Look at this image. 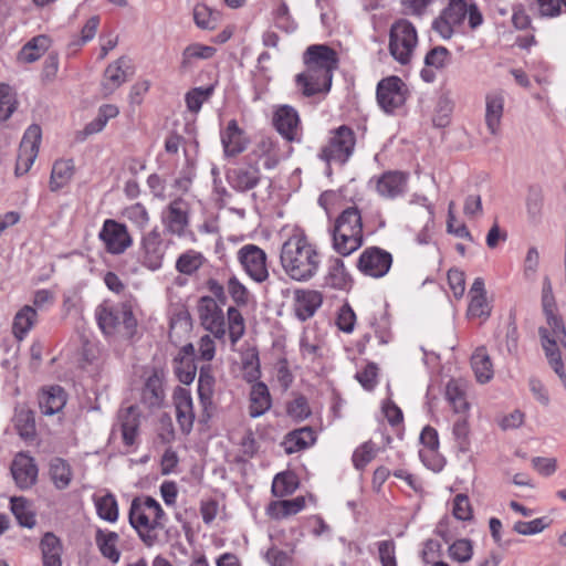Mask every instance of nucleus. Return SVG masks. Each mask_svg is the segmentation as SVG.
<instances>
[{
    "label": "nucleus",
    "instance_id": "nucleus-26",
    "mask_svg": "<svg viewBox=\"0 0 566 566\" xmlns=\"http://www.w3.org/2000/svg\"><path fill=\"white\" fill-rule=\"evenodd\" d=\"M298 114L289 106H280L273 116V125L276 130L287 140H294L298 127Z\"/></svg>",
    "mask_w": 566,
    "mask_h": 566
},
{
    "label": "nucleus",
    "instance_id": "nucleus-20",
    "mask_svg": "<svg viewBox=\"0 0 566 566\" xmlns=\"http://www.w3.org/2000/svg\"><path fill=\"white\" fill-rule=\"evenodd\" d=\"M229 185L239 192H247L254 189L260 180L261 174L258 165L249 163L247 165L229 169L227 172Z\"/></svg>",
    "mask_w": 566,
    "mask_h": 566
},
{
    "label": "nucleus",
    "instance_id": "nucleus-61",
    "mask_svg": "<svg viewBox=\"0 0 566 566\" xmlns=\"http://www.w3.org/2000/svg\"><path fill=\"white\" fill-rule=\"evenodd\" d=\"M450 557L459 563L469 562L473 549L469 539H458L449 547Z\"/></svg>",
    "mask_w": 566,
    "mask_h": 566
},
{
    "label": "nucleus",
    "instance_id": "nucleus-55",
    "mask_svg": "<svg viewBox=\"0 0 566 566\" xmlns=\"http://www.w3.org/2000/svg\"><path fill=\"white\" fill-rule=\"evenodd\" d=\"M213 87H196L186 94V104L190 112L198 113L202 104L209 99Z\"/></svg>",
    "mask_w": 566,
    "mask_h": 566
},
{
    "label": "nucleus",
    "instance_id": "nucleus-32",
    "mask_svg": "<svg viewBox=\"0 0 566 566\" xmlns=\"http://www.w3.org/2000/svg\"><path fill=\"white\" fill-rule=\"evenodd\" d=\"M119 535L116 532L98 528L95 533V543L102 556L111 563L116 564L120 557V551L117 547Z\"/></svg>",
    "mask_w": 566,
    "mask_h": 566
},
{
    "label": "nucleus",
    "instance_id": "nucleus-27",
    "mask_svg": "<svg viewBox=\"0 0 566 566\" xmlns=\"http://www.w3.org/2000/svg\"><path fill=\"white\" fill-rule=\"evenodd\" d=\"M248 158L250 159V163L255 165L258 160L264 159L263 166L266 169H273L280 160L277 147L269 137L261 138Z\"/></svg>",
    "mask_w": 566,
    "mask_h": 566
},
{
    "label": "nucleus",
    "instance_id": "nucleus-43",
    "mask_svg": "<svg viewBox=\"0 0 566 566\" xmlns=\"http://www.w3.org/2000/svg\"><path fill=\"white\" fill-rule=\"evenodd\" d=\"M14 427L19 436L24 439H33L35 437V419L32 410L20 407L15 410L13 418Z\"/></svg>",
    "mask_w": 566,
    "mask_h": 566
},
{
    "label": "nucleus",
    "instance_id": "nucleus-35",
    "mask_svg": "<svg viewBox=\"0 0 566 566\" xmlns=\"http://www.w3.org/2000/svg\"><path fill=\"white\" fill-rule=\"evenodd\" d=\"M325 282L326 285L336 290H346L349 287L352 279L342 259L335 258L329 261Z\"/></svg>",
    "mask_w": 566,
    "mask_h": 566
},
{
    "label": "nucleus",
    "instance_id": "nucleus-2",
    "mask_svg": "<svg viewBox=\"0 0 566 566\" xmlns=\"http://www.w3.org/2000/svg\"><path fill=\"white\" fill-rule=\"evenodd\" d=\"M321 253L304 233L290 235L280 250V263L284 273L293 281L307 282L321 268Z\"/></svg>",
    "mask_w": 566,
    "mask_h": 566
},
{
    "label": "nucleus",
    "instance_id": "nucleus-4",
    "mask_svg": "<svg viewBox=\"0 0 566 566\" xmlns=\"http://www.w3.org/2000/svg\"><path fill=\"white\" fill-rule=\"evenodd\" d=\"M364 243L361 213L357 207H348L336 218L333 229V247L347 256Z\"/></svg>",
    "mask_w": 566,
    "mask_h": 566
},
{
    "label": "nucleus",
    "instance_id": "nucleus-54",
    "mask_svg": "<svg viewBox=\"0 0 566 566\" xmlns=\"http://www.w3.org/2000/svg\"><path fill=\"white\" fill-rule=\"evenodd\" d=\"M297 488L295 476L291 473H279L272 483V492L277 497L292 494Z\"/></svg>",
    "mask_w": 566,
    "mask_h": 566
},
{
    "label": "nucleus",
    "instance_id": "nucleus-3",
    "mask_svg": "<svg viewBox=\"0 0 566 566\" xmlns=\"http://www.w3.org/2000/svg\"><path fill=\"white\" fill-rule=\"evenodd\" d=\"M128 518L132 527L148 547L158 543V530H164L167 521L161 505L151 496L133 499Z\"/></svg>",
    "mask_w": 566,
    "mask_h": 566
},
{
    "label": "nucleus",
    "instance_id": "nucleus-13",
    "mask_svg": "<svg viewBox=\"0 0 566 566\" xmlns=\"http://www.w3.org/2000/svg\"><path fill=\"white\" fill-rule=\"evenodd\" d=\"M468 13L467 0H449L448 7L433 21L432 29L443 39H450L454 28L462 24Z\"/></svg>",
    "mask_w": 566,
    "mask_h": 566
},
{
    "label": "nucleus",
    "instance_id": "nucleus-37",
    "mask_svg": "<svg viewBox=\"0 0 566 566\" xmlns=\"http://www.w3.org/2000/svg\"><path fill=\"white\" fill-rule=\"evenodd\" d=\"M43 566H62V544L53 534L46 533L41 539Z\"/></svg>",
    "mask_w": 566,
    "mask_h": 566
},
{
    "label": "nucleus",
    "instance_id": "nucleus-42",
    "mask_svg": "<svg viewBox=\"0 0 566 566\" xmlns=\"http://www.w3.org/2000/svg\"><path fill=\"white\" fill-rule=\"evenodd\" d=\"M74 175V165L72 160H56L52 167L50 177V189L57 191L66 186Z\"/></svg>",
    "mask_w": 566,
    "mask_h": 566
},
{
    "label": "nucleus",
    "instance_id": "nucleus-10",
    "mask_svg": "<svg viewBox=\"0 0 566 566\" xmlns=\"http://www.w3.org/2000/svg\"><path fill=\"white\" fill-rule=\"evenodd\" d=\"M106 252L113 255L123 254L133 244L127 227L114 219H106L98 233Z\"/></svg>",
    "mask_w": 566,
    "mask_h": 566
},
{
    "label": "nucleus",
    "instance_id": "nucleus-18",
    "mask_svg": "<svg viewBox=\"0 0 566 566\" xmlns=\"http://www.w3.org/2000/svg\"><path fill=\"white\" fill-rule=\"evenodd\" d=\"M133 74L134 70L128 57L120 56L111 63L104 72V80L102 82L104 94L109 95L114 93Z\"/></svg>",
    "mask_w": 566,
    "mask_h": 566
},
{
    "label": "nucleus",
    "instance_id": "nucleus-46",
    "mask_svg": "<svg viewBox=\"0 0 566 566\" xmlns=\"http://www.w3.org/2000/svg\"><path fill=\"white\" fill-rule=\"evenodd\" d=\"M50 475L54 485L60 490L66 489L72 481L71 467L61 458H55L51 461Z\"/></svg>",
    "mask_w": 566,
    "mask_h": 566
},
{
    "label": "nucleus",
    "instance_id": "nucleus-38",
    "mask_svg": "<svg viewBox=\"0 0 566 566\" xmlns=\"http://www.w3.org/2000/svg\"><path fill=\"white\" fill-rule=\"evenodd\" d=\"M51 39L40 34L27 42L19 53V59L25 63L38 61L50 48Z\"/></svg>",
    "mask_w": 566,
    "mask_h": 566
},
{
    "label": "nucleus",
    "instance_id": "nucleus-16",
    "mask_svg": "<svg viewBox=\"0 0 566 566\" xmlns=\"http://www.w3.org/2000/svg\"><path fill=\"white\" fill-rule=\"evenodd\" d=\"M422 449L419 457L423 464L433 472H440L444 464V458L439 453V437L434 428L426 426L420 433Z\"/></svg>",
    "mask_w": 566,
    "mask_h": 566
},
{
    "label": "nucleus",
    "instance_id": "nucleus-7",
    "mask_svg": "<svg viewBox=\"0 0 566 566\" xmlns=\"http://www.w3.org/2000/svg\"><path fill=\"white\" fill-rule=\"evenodd\" d=\"M355 133L348 126H340L329 143L322 149L321 157L327 163L345 164L355 148Z\"/></svg>",
    "mask_w": 566,
    "mask_h": 566
},
{
    "label": "nucleus",
    "instance_id": "nucleus-24",
    "mask_svg": "<svg viewBox=\"0 0 566 566\" xmlns=\"http://www.w3.org/2000/svg\"><path fill=\"white\" fill-rule=\"evenodd\" d=\"M547 326L538 329L542 347L544 343H553L554 348H558V344L566 350V327L562 316L557 314L545 316Z\"/></svg>",
    "mask_w": 566,
    "mask_h": 566
},
{
    "label": "nucleus",
    "instance_id": "nucleus-33",
    "mask_svg": "<svg viewBox=\"0 0 566 566\" xmlns=\"http://www.w3.org/2000/svg\"><path fill=\"white\" fill-rule=\"evenodd\" d=\"M165 399L163 378L157 371L150 375L142 391V402L148 408L161 407Z\"/></svg>",
    "mask_w": 566,
    "mask_h": 566
},
{
    "label": "nucleus",
    "instance_id": "nucleus-11",
    "mask_svg": "<svg viewBox=\"0 0 566 566\" xmlns=\"http://www.w3.org/2000/svg\"><path fill=\"white\" fill-rule=\"evenodd\" d=\"M198 315L203 328L210 332L214 338L224 340L227 335L226 318L217 300L202 296L198 302Z\"/></svg>",
    "mask_w": 566,
    "mask_h": 566
},
{
    "label": "nucleus",
    "instance_id": "nucleus-22",
    "mask_svg": "<svg viewBox=\"0 0 566 566\" xmlns=\"http://www.w3.org/2000/svg\"><path fill=\"white\" fill-rule=\"evenodd\" d=\"M322 303L323 295L318 291L304 289L294 291L293 311L301 322H305L314 316Z\"/></svg>",
    "mask_w": 566,
    "mask_h": 566
},
{
    "label": "nucleus",
    "instance_id": "nucleus-63",
    "mask_svg": "<svg viewBox=\"0 0 566 566\" xmlns=\"http://www.w3.org/2000/svg\"><path fill=\"white\" fill-rule=\"evenodd\" d=\"M293 549L284 552L275 546L268 549L265 559L271 566H293Z\"/></svg>",
    "mask_w": 566,
    "mask_h": 566
},
{
    "label": "nucleus",
    "instance_id": "nucleus-31",
    "mask_svg": "<svg viewBox=\"0 0 566 566\" xmlns=\"http://www.w3.org/2000/svg\"><path fill=\"white\" fill-rule=\"evenodd\" d=\"M271 406L272 399L268 386L262 381L252 385L249 406L250 417L258 418L264 415Z\"/></svg>",
    "mask_w": 566,
    "mask_h": 566
},
{
    "label": "nucleus",
    "instance_id": "nucleus-64",
    "mask_svg": "<svg viewBox=\"0 0 566 566\" xmlns=\"http://www.w3.org/2000/svg\"><path fill=\"white\" fill-rule=\"evenodd\" d=\"M287 413L295 420H304L311 415L307 399L298 396L287 405Z\"/></svg>",
    "mask_w": 566,
    "mask_h": 566
},
{
    "label": "nucleus",
    "instance_id": "nucleus-44",
    "mask_svg": "<svg viewBox=\"0 0 566 566\" xmlns=\"http://www.w3.org/2000/svg\"><path fill=\"white\" fill-rule=\"evenodd\" d=\"M205 261L202 253L187 250L177 258L176 270L180 274L192 275L203 265Z\"/></svg>",
    "mask_w": 566,
    "mask_h": 566
},
{
    "label": "nucleus",
    "instance_id": "nucleus-52",
    "mask_svg": "<svg viewBox=\"0 0 566 566\" xmlns=\"http://www.w3.org/2000/svg\"><path fill=\"white\" fill-rule=\"evenodd\" d=\"M378 453V449L371 441L364 442L353 453V464L357 470H364L365 467L371 462Z\"/></svg>",
    "mask_w": 566,
    "mask_h": 566
},
{
    "label": "nucleus",
    "instance_id": "nucleus-59",
    "mask_svg": "<svg viewBox=\"0 0 566 566\" xmlns=\"http://www.w3.org/2000/svg\"><path fill=\"white\" fill-rule=\"evenodd\" d=\"M455 203L454 201H450L448 206V220L447 228L448 232L453 233L458 238L472 240L471 233L468 230L464 223H461L457 220L454 214Z\"/></svg>",
    "mask_w": 566,
    "mask_h": 566
},
{
    "label": "nucleus",
    "instance_id": "nucleus-5",
    "mask_svg": "<svg viewBox=\"0 0 566 566\" xmlns=\"http://www.w3.org/2000/svg\"><path fill=\"white\" fill-rule=\"evenodd\" d=\"M96 319L99 328L106 335H122L130 338L135 335L137 321L132 306L127 303L108 306L101 305L96 310Z\"/></svg>",
    "mask_w": 566,
    "mask_h": 566
},
{
    "label": "nucleus",
    "instance_id": "nucleus-21",
    "mask_svg": "<svg viewBox=\"0 0 566 566\" xmlns=\"http://www.w3.org/2000/svg\"><path fill=\"white\" fill-rule=\"evenodd\" d=\"M174 405L177 422L182 432L189 433L195 422V410L191 394L188 389L177 387L174 391Z\"/></svg>",
    "mask_w": 566,
    "mask_h": 566
},
{
    "label": "nucleus",
    "instance_id": "nucleus-41",
    "mask_svg": "<svg viewBox=\"0 0 566 566\" xmlns=\"http://www.w3.org/2000/svg\"><path fill=\"white\" fill-rule=\"evenodd\" d=\"M471 365L479 382L485 384L493 377V365L484 347L475 349Z\"/></svg>",
    "mask_w": 566,
    "mask_h": 566
},
{
    "label": "nucleus",
    "instance_id": "nucleus-1",
    "mask_svg": "<svg viewBox=\"0 0 566 566\" xmlns=\"http://www.w3.org/2000/svg\"><path fill=\"white\" fill-rule=\"evenodd\" d=\"M306 71L296 75L295 82L306 97L327 93L332 86L333 72L338 67L334 49L325 44L310 45L304 53Z\"/></svg>",
    "mask_w": 566,
    "mask_h": 566
},
{
    "label": "nucleus",
    "instance_id": "nucleus-6",
    "mask_svg": "<svg viewBox=\"0 0 566 566\" xmlns=\"http://www.w3.org/2000/svg\"><path fill=\"white\" fill-rule=\"evenodd\" d=\"M417 44V30L409 20L401 18L391 24L388 50L395 61L401 65L409 64Z\"/></svg>",
    "mask_w": 566,
    "mask_h": 566
},
{
    "label": "nucleus",
    "instance_id": "nucleus-14",
    "mask_svg": "<svg viewBox=\"0 0 566 566\" xmlns=\"http://www.w3.org/2000/svg\"><path fill=\"white\" fill-rule=\"evenodd\" d=\"M166 254V245L161 234L151 230L145 234L140 242L139 262L150 271H157L163 266Z\"/></svg>",
    "mask_w": 566,
    "mask_h": 566
},
{
    "label": "nucleus",
    "instance_id": "nucleus-19",
    "mask_svg": "<svg viewBox=\"0 0 566 566\" xmlns=\"http://www.w3.org/2000/svg\"><path fill=\"white\" fill-rule=\"evenodd\" d=\"M11 474L20 489H29L35 484L38 467L28 453L19 452L11 463Z\"/></svg>",
    "mask_w": 566,
    "mask_h": 566
},
{
    "label": "nucleus",
    "instance_id": "nucleus-57",
    "mask_svg": "<svg viewBox=\"0 0 566 566\" xmlns=\"http://www.w3.org/2000/svg\"><path fill=\"white\" fill-rule=\"evenodd\" d=\"M175 374L179 381L189 385L193 381L197 373V367L192 359H175Z\"/></svg>",
    "mask_w": 566,
    "mask_h": 566
},
{
    "label": "nucleus",
    "instance_id": "nucleus-28",
    "mask_svg": "<svg viewBox=\"0 0 566 566\" xmlns=\"http://www.w3.org/2000/svg\"><path fill=\"white\" fill-rule=\"evenodd\" d=\"M66 403V394L60 386H51L39 396V406L43 415L53 416Z\"/></svg>",
    "mask_w": 566,
    "mask_h": 566
},
{
    "label": "nucleus",
    "instance_id": "nucleus-50",
    "mask_svg": "<svg viewBox=\"0 0 566 566\" xmlns=\"http://www.w3.org/2000/svg\"><path fill=\"white\" fill-rule=\"evenodd\" d=\"M11 511L19 524L25 527H33L35 524L34 514L31 512L29 504L23 497H11L10 499Z\"/></svg>",
    "mask_w": 566,
    "mask_h": 566
},
{
    "label": "nucleus",
    "instance_id": "nucleus-58",
    "mask_svg": "<svg viewBox=\"0 0 566 566\" xmlns=\"http://www.w3.org/2000/svg\"><path fill=\"white\" fill-rule=\"evenodd\" d=\"M541 303H542V310H543L544 316H548V315L558 313L557 304H556L555 296L553 293L552 283H551V280L548 276H545L543 279Z\"/></svg>",
    "mask_w": 566,
    "mask_h": 566
},
{
    "label": "nucleus",
    "instance_id": "nucleus-53",
    "mask_svg": "<svg viewBox=\"0 0 566 566\" xmlns=\"http://www.w3.org/2000/svg\"><path fill=\"white\" fill-rule=\"evenodd\" d=\"M97 514L101 518L115 522L118 517L117 502L112 494L101 496L95 502Z\"/></svg>",
    "mask_w": 566,
    "mask_h": 566
},
{
    "label": "nucleus",
    "instance_id": "nucleus-56",
    "mask_svg": "<svg viewBox=\"0 0 566 566\" xmlns=\"http://www.w3.org/2000/svg\"><path fill=\"white\" fill-rule=\"evenodd\" d=\"M123 216L139 229L145 228L149 222V214L145 206L139 202L126 207Z\"/></svg>",
    "mask_w": 566,
    "mask_h": 566
},
{
    "label": "nucleus",
    "instance_id": "nucleus-23",
    "mask_svg": "<svg viewBox=\"0 0 566 566\" xmlns=\"http://www.w3.org/2000/svg\"><path fill=\"white\" fill-rule=\"evenodd\" d=\"M221 143L224 155L227 157H234L247 149L249 139L244 132L238 126L237 120L231 119L226 129L221 132Z\"/></svg>",
    "mask_w": 566,
    "mask_h": 566
},
{
    "label": "nucleus",
    "instance_id": "nucleus-45",
    "mask_svg": "<svg viewBox=\"0 0 566 566\" xmlns=\"http://www.w3.org/2000/svg\"><path fill=\"white\" fill-rule=\"evenodd\" d=\"M193 21L203 30H214L220 21V12L205 3H197L193 8Z\"/></svg>",
    "mask_w": 566,
    "mask_h": 566
},
{
    "label": "nucleus",
    "instance_id": "nucleus-9",
    "mask_svg": "<svg viewBox=\"0 0 566 566\" xmlns=\"http://www.w3.org/2000/svg\"><path fill=\"white\" fill-rule=\"evenodd\" d=\"M237 259L243 271L256 283H263L269 279L266 253L258 245L249 243L241 247Z\"/></svg>",
    "mask_w": 566,
    "mask_h": 566
},
{
    "label": "nucleus",
    "instance_id": "nucleus-62",
    "mask_svg": "<svg viewBox=\"0 0 566 566\" xmlns=\"http://www.w3.org/2000/svg\"><path fill=\"white\" fill-rule=\"evenodd\" d=\"M378 558L382 566H397L396 543L392 539L377 543Z\"/></svg>",
    "mask_w": 566,
    "mask_h": 566
},
{
    "label": "nucleus",
    "instance_id": "nucleus-34",
    "mask_svg": "<svg viewBox=\"0 0 566 566\" xmlns=\"http://www.w3.org/2000/svg\"><path fill=\"white\" fill-rule=\"evenodd\" d=\"M465 387V382L460 379H450L446 386V399L455 413H465L470 408Z\"/></svg>",
    "mask_w": 566,
    "mask_h": 566
},
{
    "label": "nucleus",
    "instance_id": "nucleus-30",
    "mask_svg": "<svg viewBox=\"0 0 566 566\" xmlns=\"http://www.w3.org/2000/svg\"><path fill=\"white\" fill-rule=\"evenodd\" d=\"M118 419L120 421L124 443L126 446H133L135 443L140 424L138 408L136 406H129L125 409H122L118 413Z\"/></svg>",
    "mask_w": 566,
    "mask_h": 566
},
{
    "label": "nucleus",
    "instance_id": "nucleus-40",
    "mask_svg": "<svg viewBox=\"0 0 566 566\" xmlns=\"http://www.w3.org/2000/svg\"><path fill=\"white\" fill-rule=\"evenodd\" d=\"M305 507V499L297 496L292 500L273 501L268 506V514L276 520L295 515Z\"/></svg>",
    "mask_w": 566,
    "mask_h": 566
},
{
    "label": "nucleus",
    "instance_id": "nucleus-60",
    "mask_svg": "<svg viewBox=\"0 0 566 566\" xmlns=\"http://www.w3.org/2000/svg\"><path fill=\"white\" fill-rule=\"evenodd\" d=\"M547 526L546 518L539 517L530 522L517 521L513 525V531L521 535H535L543 532Z\"/></svg>",
    "mask_w": 566,
    "mask_h": 566
},
{
    "label": "nucleus",
    "instance_id": "nucleus-48",
    "mask_svg": "<svg viewBox=\"0 0 566 566\" xmlns=\"http://www.w3.org/2000/svg\"><path fill=\"white\" fill-rule=\"evenodd\" d=\"M227 325L229 338L232 345H235L245 333V322L240 311L230 306L227 311Z\"/></svg>",
    "mask_w": 566,
    "mask_h": 566
},
{
    "label": "nucleus",
    "instance_id": "nucleus-51",
    "mask_svg": "<svg viewBox=\"0 0 566 566\" xmlns=\"http://www.w3.org/2000/svg\"><path fill=\"white\" fill-rule=\"evenodd\" d=\"M544 352H545V356L547 358L548 365L552 367V369L558 376L564 388L566 389V364H564V361L562 359V354H560L559 348H554L553 343L547 344V342H546V343H544Z\"/></svg>",
    "mask_w": 566,
    "mask_h": 566
},
{
    "label": "nucleus",
    "instance_id": "nucleus-49",
    "mask_svg": "<svg viewBox=\"0 0 566 566\" xmlns=\"http://www.w3.org/2000/svg\"><path fill=\"white\" fill-rule=\"evenodd\" d=\"M214 377L210 366H202L199 371L198 395L205 408L211 403L213 394Z\"/></svg>",
    "mask_w": 566,
    "mask_h": 566
},
{
    "label": "nucleus",
    "instance_id": "nucleus-8",
    "mask_svg": "<svg viewBox=\"0 0 566 566\" xmlns=\"http://www.w3.org/2000/svg\"><path fill=\"white\" fill-rule=\"evenodd\" d=\"M408 88L398 76L382 78L377 85V102L381 109L391 114L400 108L407 99Z\"/></svg>",
    "mask_w": 566,
    "mask_h": 566
},
{
    "label": "nucleus",
    "instance_id": "nucleus-12",
    "mask_svg": "<svg viewBox=\"0 0 566 566\" xmlns=\"http://www.w3.org/2000/svg\"><path fill=\"white\" fill-rule=\"evenodd\" d=\"M391 264V254L378 247L366 248L357 261V268L361 273L376 279L385 276Z\"/></svg>",
    "mask_w": 566,
    "mask_h": 566
},
{
    "label": "nucleus",
    "instance_id": "nucleus-25",
    "mask_svg": "<svg viewBox=\"0 0 566 566\" xmlns=\"http://www.w3.org/2000/svg\"><path fill=\"white\" fill-rule=\"evenodd\" d=\"M408 175L401 171L384 172L376 184L377 192L385 198H396L405 192Z\"/></svg>",
    "mask_w": 566,
    "mask_h": 566
},
{
    "label": "nucleus",
    "instance_id": "nucleus-15",
    "mask_svg": "<svg viewBox=\"0 0 566 566\" xmlns=\"http://www.w3.org/2000/svg\"><path fill=\"white\" fill-rule=\"evenodd\" d=\"M42 132L39 125H31L24 133L19 147L15 174L28 172L38 157Z\"/></svg>",
    "mask_w": 566,
    "mask_h": 566
},
{
    "label": "nucleus",
    "instance_id": "nucleus-36",
    "mask_svg": "<svg viewBox=\"0 0 566 566\" xmlns=\"http://www.w3.org/2000/svg\"><path fill=\"white\" fill-rule=\"evenodd\" d=\"M315 441V432L310 427H304L290 432L284 442V450L287 454L298 452Z\"/></svg>",
    "mask_w": 566,
    "mask_h": 566
},
{
    "label": "nucleus",
    "instance_id": "nucleus-39",
    "mask_svg": "<svg viewBox=\"0 0 566 566\" xmlns=\"http://www.w3.org/2000/svg\"><path fill=\"white\" fill-rule=\"evenodd\" d=\"M36 311L30 305H24L15 314L12 323V333L14 337L22 340L27 334L31 331L36 322Z\"/></svg>",
    "mask_w": 566,
    "mask_h": 566
},
{
    "label": "nucleus",
    "instance_id": "nucleus-47",
    "mask_svg": "<svg viewBox=\"0 0 566 566\" xmlns=\"http://www.w3.org/2000/svg\"><path fill=\"white\" fill-rule=\"evenodd\" d=\"M216 53V48L203 45L200 43H192L188 45L181 57V69L187 70L191 66L193 60H208Z\"/></svg>",
    "mask_w": 566,
    "mask_h": 566
},
{
    "label": "nucleus",
    "instance_id": "nucleus-17",
    "mask_svg": "<svg viewBox=\"0 0 566 566\" xmlns=\"http://www.w3.org/2000/svg\"><path fill=\"white\" fill-rule=\"evenodd\" d=\"M161 220L168 233L184 235L189 226L188 203L181 198L172 200L163 211Z\"/></svg>",
    "mask_w": 566,
    "mask_h": 566
},
{
    "label": "nucleus",
    "instance_id": "nucleus-29",
    "mask_svg": "<svg viewBox=\"0 0 566 566\" xmlns=\"http://www.w3.org/2000/svg\"><path fill=\"white\" fill-rule=\"evenodd\" d=\"M504 111V97L501 93H491L485 97V124L492 135L497 134Z\"/></svg>",
    "mask_w": 566,
    "mask_h": 566
}]
</instances>
